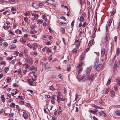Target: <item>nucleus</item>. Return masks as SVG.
<instances>
[{
    "instance_id": "f257e3e1",
    "label": "nucleus",
    "mask_w": 120,
    "mask_h": 120,
    "mask_svg": "<svg viewBox=\"0 0 120 120\" xmlns=\"http://www.w3.org/2000/svg\"><path fill=\"white\" fill-rule=\"evenodd\" d=\"M82 63H80L77 66V68L78 72V74H80L81 72L83 70L82 67Z\"/></svg>"
},
{
    "instance_id": "f03ea898",
    "label": "nucleus",
    "mask_w": 120,
    "mask_h": 120,
    "mask_svg": "<svg viewBox=\"0 0 120 120\" xmlns=\"http://www.w3.org/2000/svg\"><path fill=\"white\" fill-rule=\"evenodd\" d=\"M103 66V64L100 63L99 64H96V66L94 65V67L95 68V69L96 71H99L102 68Z\"/></svg>"
},
{
    "instance_id": "7ed1b4c3",
    "label": "nucleus",
    "mask_w": 120,
    "mask_h": 120,
    "mask_svg": "<svg viewBox=\"0 0 120 120\" xmlns=\"http://www.w3.org/2000/svg\"><path fill=\"white\" fill-rule=\"evenodd\" d=\"M95 79L94 75L91 74L88 76L87 79L89 80L92 81L94 80Z\"/></svg>"
},
{
    "instance_id": "20e7f679",
    "label": "nucleus",
    "mask_w": 120,
    "mask_h": 120,
    "mask_svg": "<svg viewBox=\"0 0 120 120\" xmlns=\"http://www.w3.org/2000/svg\"><path fill=\"white\" fill-rule=\"evenodd\" d=\"M98 110L96 109H94V110H90L89 112H91V113L94 115H97L98 114Z\"/></svg>"
},
{
    "instance_id": "39448f33",
    "label": "nucleus",
    "mask_w": 120,
    "mask_h": 120,
    "mask_svg": "<svg viewBox=\"0 0 120 120\" xmlns=\"http://www.w3.org/2000/svg\"><path fill=\"white\" fill-rule=\"evenodd\" d=\"M105 49L104 48L103 49L101 50V57H103L105 53Z\"/></svg>"
},
{
    "instance_id": "423d86ee",
    "label": "nucleus",
    "mask_w": 120,
    "mask_h": 120,
    "mask_svg": "<svg viewBox=\"0 0 120 120\" xmlns=\"http://www.w3.org/2000/svg\"><path fill=\"white\" fill-rule=\"evenodd\" d=\"M66 98H61L60 97H58V101H63V102L67 101Z\"/></svg>"
},
{
    "instance_id": "0eeeda50",
    "label": "nucleus",
    "mask_w": 120,
    "mask_h": 120,
    "mask_svg": "<svg viewBox=\"0 0 120 120\" xmlns=\"http://www.w3.org/2000/svg\"><path fill=\"white\" fill-rule=\"evenodd\" d=\"M23 116L24 118L25 119H27L28 118V114L26 112H23Z\"/></svg>"
},
{
    "instance_id": "6e6552de",
    "label": "nucleus",
    "mask_w": 120,
    "mask_h": 120,
    "mask_svg": "<svg viewBox=\"0 0 120 120\" xmlns=\"http://www.w3.org/2000/svg\"><path fill=\"white\" fill-rule=\"evenodd\" d=\"M91 69V68L90 67H89L87 68L86 71V74H88L90 73Z\"/></svg>"
},
{
    "instance_id": "1a4fd4ad",
    "label": "nucleus",
    "mask_w": 120,
    "mask_h": 120,
    "mask_svg": "<svg viewBox=\"0 0 120 120\" xmlns=\"http://www.w3.org/2000/svg\"><path fill=\"white\" fill-rule=\"evenodd\" d=\"M47 16L46 15H44L42 16L43 19L46 21H48L49 19V17L48 16V15H47Z\"/></svg>"
},
{
    "instance_id": "9d476101",
    "label": "nucleus",
    "mask_w": 120,
    "mask_h": 120,
    "mask_svg": "<svg viewBox=\"0 0 120 120\" xmlns=\"http://www.w3.org/2000/svg\"><path fill=\"white\" fill-rule=\"evenodd\" d=\"M99 58L98 57H97L96 58L95 60L94 65L96 66V64H98V62L99 61Z\"/></svg>"
},
{
    "instance_id": "9b49d317",
    "label": "nucleus",
    "mask_w": 120,
    "mask_h": 120,
    "mask_svg": "<svg viewBox=\"0 0 120 120\" xmlns=\"http://www.w3.org/2000/svg\"><path fill=\"white\" fill-rule=\"evenodd\" d=\"M111 94V96L112 98H114L115 96V93L113 90H111L110 91Z\"/></svg>"
},
{
    "instance_id": "f8f14e48",
    "label": "nucleus",
    "mask_w": 120,
    "mask_h": 120,
    "mask_svg": "<svg viewBox=\"0 0 120 120\" xmlns=\"http://www.w3.org/2000/svg\"><path fill=\"white\" fill-rule=\"evenodd\" d=\"M24 105L26 106H27L29 108H32L30 104L29 103L25 102V103L24 104Z\"/></svg>"
},
{
    "instance_id": "ddd939ff",
    "label": "nucleus",
    "mask_w": 120,
    "mask_h": 120,
    "mask_svg": "<svg viewBox=\"0 0 120 120\" xmlns=\"http://www.w3.org/2000/svg\"><path fill=\"white\" fill-rule=\"evenodd\" d=\"M0 98L2 100V102L4 103L5 101V99L4 97V95H2Z\"/></svg>"
},
{
    "instance_id": "4468645a",
    "label": "nucleus",
    "mask_w": 120,
    "mask_h": 120,
    "mask_svg": "<svg viewBox=\"0 0 120 120\" xmlns=\"http://www.w3.org/2000/svg\"><path fill=\"white\" fill-rule=\"evenodd\" d=\"M116 61L115 64L114 65L113 69H117V67H118V65H117V64H116Z\"/></svg>"
},
{
    "instance_id": "2eb2a0df",
    "label": "nucleus",
    "mask_w": 120,
    "mask_h": 120,
    "mask_svg": "<svg viewBox=\"0 0 120 120\" xmlns=\"http://www.w3.org/2000/svg\"><path fill=\"white\" fill-rule=\"evenodd\" d=\"M21 69H19L18 70H15L14 71V73H17V74H20L21 73Z\"/></svg>"
},
{
    "instance_id": "dca6fc26",
    "label": "nucleus",
    "mask_w": 120,
    "mask_h": 120,
    "mask_svg": "<svg viewBox=\"0 0 120 120\" xmlns=\"http://www.w3.org/2000/svg\"><path fill=\"white\" fill-rule=\"evenodd\" d=\"M30 32L32 34H34L37 32V31L31 29L30 31Z\"/></svg>"
},
{
    "instance_id": "f3484780",
    "label": "nucleus",
    "mask_w": 120,
    "mask_h": 120,
    "mask_svg": "<svg viewBox=\"0 0 120 120\" xmlns=\"http://www.w3.org/2000/svg\"><path fill=\"white\" fill-rule=\"evenodd\" d=\"M15 32L17 34H22V32L19 29L16 30H15Z\"/></svg>"
},
{
    "instance_id": "a211bd4d",
    "label": "nucleus",
    "mask_w": 120,
    "mask_h": 120,
    "mask_svg": "<svg viewBox=\"0 0 120 120\" xmlns=\"http://www.w3.org/2000/svg\"><path fill=\"white\" fill-rule=\"evenodd\" d=\"M76 42L77 43V44L76 45L77 48H78L79 46L80 42L79 41H75V43Z\"/></svg>"
},
{
    "instance_id": "6ab92c4d",
    "label": "nucleus",
    "mask_w": 120,
    "mask_h": 120,
    "mask_svg": "<svg viewBox=\"0 0 120 120\" xmlns=\"http://www.w3.org/2000/svg\"><path fill=\"white\" fill-rule=\"evenodd\" d=\"M37 68L34 67V66L32 65L31 66V70H34L35 71H37Z\"/></svg>"
},
{
    "instance_id": "aec40b11",
    "label": "nucleus",
    "mask_w": 120,
    "mask_h": 120,
    "mask_svg": "<svg viewBox=\"0 0 120 120\" xmlns=\"http://www.w3.org/2000/svg\"><path fill=\"white\" fill-rule=\"evenodd\" d=\"M116 114L118 116H120V111L119 110H116L115 112Z\"/></svg>"
},
{
    "instance_id": "412c9836",
    "label": "nucleus",
    "mask_w": 120,
    "mask_h": 120,
    "mask_svg": "<svg viewBox=\"0 0 120 120\" xmlns=\"http://www.w3.org/2000/svg\"><path fill=\"white\" fill-rule=\"evenodd\" d=\"M106 43L107 47H108L109 48H110L111 49H112V43L111 42L110 43V45L108 46H107V43Z\"/></svg>"
},
{
    "instance_id": "4be33fe9",
    "label": "nucleus",
    "mask_w": 120,
    "mask_h": 120,
    "mask_svg": "<svg viewBox=\"0 0 120 120\" xmlns=\"http://www.w3.org/2000/svg\"><path fill=\"white\" fill-rule=\"evenodd\" d=\"M15 104L14 103H11L10 105V106L13 108H15Z\"/></svg>"
},
{
    "instance_id": "5701e85b",
    "label": "nucleus",
    "mask_w": 120,
    "mask_h": 120,
    "mask_svg": "<svg viewBox=\"0 0 120 120\" xmlns=\"http://www.w3.org/2000/svg\"><path fill=\"white\" fill-rule=\"evenodd\" d=\"M81 56H83V57H81L80 58V60H81L82 61V60H83L84 59V57L85 56V54H83L81 55Z\"/></svg>"
},
{
    "instance_id": "b1692460",
    "label": "nucleus",
    "mask_w": 120,
    "mask_h": 120,
    "mask_svg": "<svg viewBox=\"0 0 120 120\" xmlns=\"http://www.w3.org/2000/svg\"><path fill=\"white\" fill-rule=\"evenodd\" d=\"M77 79L79 80H81L82 79L84 78V77L83 76H82L81 77H78L77 76L76 77Z\"/></svg>"
},
{
    "instance_id": "393cba45",
    "label": "nucleus",
    "mask_w": 120,
    "mask_h": 120,
    "mask_svg": "<svg viewBox=\"0 0 120 120\" xmlns=\"http://www.w3.org/2000/svg\"><path fill=\"white\" fill-rule=\"evenodd\" d=\"M80 0V5H81V6L83 5L84 4V0Z\"/></svg>"
},
{
    "instance_id": "a878e982",
    "label": "nucleus",
    "mask_w": 120,
    "mask_h": 120,
    "mask_svg": "<svg viewBox=\"0 0 120 120\" xmlns=\"http://www.w3.org/2000/svg\"><path fill=\"white\" fill-rule=\"evenodd\" d=\"M20 42L22 43H25L26 41L24 40L23 38H21L20 39Z\"/></svg>"
},
{
    "instance_id": "bb28decb",
    "label": "nucleus",
    "mask_w": 120,
    "mask_h": 120,
    "mask_svg": "<svg viewBox=\"0 0 120 120\" xmlns=\"http://www.w3.org/2000/svg\"><path fill=\"white\" fill-rule=\"evenodd\" d=\"M120 49L119 48H117V49H116V52L117 54L118 55H119L120 53Z\"/></svg>"
},
{
    "instance_id": "cd10ccee",
    "label": "nucleus",
    "mask_w": 120,
    "mask_h": 120,
    "mask_svg": "<svg viewBox=\"0 0 120 120\" xmlns=\"http://www.w3.org/2000/svg\"><path fill=\"white\" fill-rule=\"evenodd\" d=\"M77 50L75 48L74 49L72 50L73 52L74 53H77Z\"/></svg>"
},
{
    "instance_id": "c85d7f7f",
    "label": "nucleus",
    "mask_w": 120,
    "mask_h": 120,
    "mask_svg": "<svg viewBox=\"0 0 120 120\" xmlns=\"http://www.w3.org/2000/svg\"><path fill=\"white\" fill-rule=\"evenodd\" d=\"M80 21L81 22H83L84 20V19L83 17L81 16L80 17Z\"/></svg>"
},
{
    "instance_id": "c756f323",
    "label": "nucleus",
    "mask_w": 120,
    "mask_h": 120,
    "mask_svg": "<svg viewBox=\"0 0 120 120\" xmlns=\"http://www.w3.org/2000/svg\"><path fill=\"white\" fill-rule=\"evenodd\" d=\"M27 45L30 49H31L33 47V46L30 43H27Z\"/></svg>"
},
{
    "instance_id": "7c9ffc66",
    "label": "nucleus",
    "mask_w": 120,
    "mask_h": 120,
    "mask_svg": "<svg viewBox=\"0 0 120 120\" xmlns=\"http://www.w3.org/2000/svg\"><path fill=\"white\" fill-rule=\"evenodd\" d=\"M44 111L45 113H48V109L47 108L45 109Z\"/></svg>"
},
{
    "instance_id": "2f4dec72",
    "label": "nucleus",
    "mask_w": 120,
    "mask_h": 120,
    "mask_svg": "<svg viewBox=\"0 0 120 120\" xmlns=\"http://www.w3.org/2000/svg\"><path fill=\"white\" fill-rule=\"evenodd\" d=\"M111 82V79H109L108 80V81L106 85H109L110 83Z\"/></svg>"
},
{
    "instance_id": "473e14b6",
    "label": "nucleus",
    "mask_w": 120,
    "mask_h": 120,
    "mask_svg": "<svg viewBox=\"0 0 120 120\" xmlns=\"http://www.w3.org/2000/svg\"><path fill=\"white\" fill-rule=\"evenodd\" d=\"M112 20H113V19L112 18L111 19H110V22H109V23L108 25L109 26H110L111 24V23Z\"/></svg>"
},
{
    "instance_id": "72a5a7b5",
    "label": "nucleus",
    "mask_w": 120,
    "mask_h": 120,
    "mask_svg": "<svg viewBox=\"0 0 120 120\" xmlns=\"http://www.w3.org/2000/svg\"><path fill=\"white\" fill-rule=\"evenodd\" d=\"M43 21L42 19H39L38 20V22L40 24H41L42 23Z\"/></svg>"
},
{
    "instance_id": "f704fd0d",
    "label": "nucleus",
    "mask_w": 120,
    "mask_h": 120,
    "mask_svg": "<svg viewBox=\"0 0 120 120\" xmlns=\"http://www.w3.org/2000/svg\"><path fill=\"white\" fill-rule=\"evenodd\" d=\"M35 27V24L32 25L30 26V27L31 28V29H33Z\"/></svg>"
},
{
    "instance_id": "c9c22d12",
    "label": "nucleus",
    "mask_w": 120,
    "mask_h": 120,
    "mask_svg": "<svg viewBox=\"0 0 120 120\" xmlns=\"http://www.w3.org/2000/svg\"><path fill=\"white\" fill-rule=\"evenodd\" d=\"M13 86L14 87H18V84L16 83H14L13 84Z\"/></svg>"
},
{
    "instance_id": "e433bc0d",
    "label": "nucleus",
    "mask_w": 120,
    "mask_h": 120,
    "mask_svg": "<svg viewBox=\"0 0 120 120\" xmlns=\"http://www.w3.org/2000/svg\"><path fill=\"white\" fill-rule=\"evenodd\" d=\"M52 55H50V56L49 57H48L49 61V62L52 60Z\"/></svg>"
},
{
    "instance_id": "4c0bfd02",
    "label": "nucleus",
    "mask_w": 120,
    "mask_h": 120,
    "mask_svg": "<svg viewBox=\"0 0 120 120\" xmlns=\"http://www.w3.org/2000/svg\"><path fill=\"white\" fill-rule=\"evenodd\" d=\"M61 107H59V109L58 110V114H59L60 113H61L62 112V110L61 109Z\"/></svg>"
},
{
    "instance_id": "58836bf2",
    "label": "nucleus",
    "mask_w": 120,
    "mask_h": 120,
    "mask_svg": "<svg viewBox=\"0 0 120 120\" xmlns=\"http://www.w3.org/2000/svg\"><path fill=\"white\" fill-rule=\"evenodd\" d=\"M9 68L8 67H6L4 69L5 72L6 73H7L9 70Z\"/></svg>"
},
{
    "instance_id": "ea45409f",
    "label": "nucleus",
    "mask_w": 120,
    "mask_h": 120,
    "mask_svg": "<svg viewBox=\"0 0 120 120\" xmlns=\"http://www.w3.org/2000/svg\"><path fill=\"white\" fill-rule=\"evenodd\" d=\"M13 46L12 45V46H11L10 48V49L13 50L14 49L16 48V46L15 45H14Z\"/></svg>"
},
{
    "instance_id": "a19ab883",
    "label": "nucleus",
    "mask_w": 120,
    "mask_h": 120,
    "mask_svg": "<svg viewBox=\"0 0 120 120\" xmlns=\"http://www.w3.org/2000/svg\"><path fill=\"white\" fill-rule=\"evenodd\" d=\"M90 48H88L86 49L84 51V52L85 53L87 52L90 50Z\"/></svg>"
},
{
    "instance_id": "79ce46f5",
    "label": "nucleus",
    "mask_w": 120,
    "mask_h": 120,
    "mask_svg": "<svg viewBox=\"0 0 120 120\" xmlns=\"http://www.w3.org/2000/svg\"><path fill=\"white\" fill-rule=\"evenodd\" d=\"M18 97L21 100H23V98L21 96H20L19 95L18 96Z\"/></svg>"
},
{
    "instance_id": "37998d69",
    "label": "nucleus",
    "mask_w": 120,
    "mask_h": 120,
    "mask_svg": "<svg viewBox=\"0 0 120 120\" xmlns=\"http://www.w3.org/2000/svg\"><path fill=\"white\" fill-rule=\"evenodd\" d=\"M11 77H8L7 79V82L9 83L10 81L11 80Z\"/></svg>"
},
{
    "instance_id": "c03bdc74",
    "label": "nucleus",
    "mask_w": 120,
    "mask_h": 120,
    "mask_svg": "<svg viewBox=\"0 0 120 120\" xmlns=\"http://www.w3.org/2000/svg\"><path fill=\"white\" fill-rule=\"evenodd\" d=\"M46 49L48 52H49L50 53H51L50 49L49 48H47Z\"/></svg>"
},
{
    "instance_id": "a18cd8bd",
    "label": "nucleus",
    "mask_w": 120,
    "mask_h": 120,
    "mask_svg": "<svg viewBox=\"0 0 120 120\" xmlns=\"http://www.w3.org/2000/svg\"><path fill=\"white\" fill-rule=\"evenodd\" d=\"M13 56H12L11 57H8L7 58V59L8 60H11L13 58Z\"/></svg>"
},
{
    "instance_id": "49530a36",
    "label": "nucleus",
    "mask_w": 120,
    "mask_h": 120,
    "mask_svg": "<svg viewBox=\"0 0 120 120\" xmlns=\"http://www.w3.org/2000/svg\"><path fill=\"white\" fill-rule=\"evenodd\" d=\"M60 30L62 32H64L65 31V29L64 28H63L61 27V28Z\"/></svg>"
},
{
    "instance_id": "de8ad7c7",
    "label": "nucleus",
    "mask_w": 120,
    "mask_h": 120,
    "mask_svg": "<svg viewBox=\"0 0 120 120\" xmlns=\"http://www.w3.org/2000/svg\"><path fill=\"white\" fill-rule=\"evenodd\" d=\"M58 76L61 79H62V78H63V76L61 74H59L58 75Z\"/></svg>"
},
{
    "instance_id": "09e8293b",
    "label": "nucleus",
    "mask_w": 120,
    "mask_h": 120,
    "mask_svg": "<svg viewBox=\"0 0 120 120\" xmlns=\"http://www.w3.org/2000/svg\"><path fill=\"white\" fill-rule=\"evenodd\" d=\"M36 74H37L36 73H33V75L34 77L36 78L37 77V76L36 75Z\"/></svg>"
},
{
    "instance_id": "8fccbe9b",
    "label": "nucleus",
    "mask_w": 120,
    "mask_h": 120,
    "mask_svg": "<svg viewBox=\"0 0 120 120\" xmlns=\"http://www.w3.org/2000/svg\"><path fill=\"white\" fill-rule=\"evenodd\" d=\"M117 38L116 36H115L114 37V41L115 42H116L117 40Z\"/></svg>"
},
{
    "instance_id": "3c124183",
    "label": "nucleus",
    "mask_w": 120,
    "mask_h": 120,
    "mask_svg": "<svg viewBox=\"0 0 120 120\" xmlns=\"http://www.w3.org/2000/svg\"><path fill=\"white\" fill-rule=\"evenodd\" d=\"M34 17L35 18H38V14H35L34 15Z\"/></svg>"
},
{
    "instance_id": "603ef678",
    "label": "nucleus",
    "mask_w": 120,
    "mask_h": 120,
    "mask_svg": "<svg viewBox=\"0 0 120 120\" xmlns=\"http://www.w3.org/2000/svg\"><path fill=\"white\" fill-rule=\"evenodd\" d=\"M91 44V41H90L88 44V46L89 47L90 46V45Z\"/></svg>"
},
{
    "instance_id": "864d4df0",
    "label": "nucleus",
    "mask_w": 120,
    "mask_h": 120,
    "mask_svg": "<svg viewBox=\"0 0 120 120\" xmlns=\"http://www.w3.org/2000/svg\"><path fill=\"white\" fill-rule=\"evenodd\" d=\"M29 62H30L32 63L33 60H32V58L31 57H30L29 59Z\"/></svg>"
},
{
    "instance_id": "5fc2aeb1",
    "label": "nucleus",
    "mask_w": 120,
    "mask_h": 120,
    "mask_svg": "<svg viewBox=\"0 0 120 120\" xmlns=\"http://www.w3.org/2000/svg\"><path fill=\"white\" fill-rule=\"evenodd\" d=\"M28 20L27 17H26L24 18V20L25 22L27 21Z\"/></svg>"
},
{
    "instance_id": "6e6d98bb",
    "label": "nucleus",
    "mask_w": 120,
    "mask_h": 120,
    "mask_svg": "<svg viewBox=\"0 0 120 120\" xmlns=\"http://www.w3.org/2000/svg\"><path fill=\"white\" fill-rule=\"evenodd\" d=\"M30 15V13H26L25 14V15L26 16H29Z\"/></svg>"
},
{
    "instance_id": "4d7b16f0",
    "label": "nucleus",
    "mask_w": 120,
    "mask_h": 120,
    "mask_svg": "<svg viewBox=\"0 0 120 120\" xmlns=\"http://www.w3.org/2000/svg\"><path fill=\"white\" fill-rule=\"evenodd\" d=\"M28 36V35L27 34H25L24 35V38H27Z\"/></svg>"
},
{
    "instance_id": "13d9d810",
    "label": "nucleus",
    "mask_w": 120,
    "mask_h": 120,
    "mask_svg": "<svg viewBox=\"0 0 120 120\" xmlns=\"http://www.w3.org/2000/svg\"><path fill=\"white\" fill-rule=\"evenodd\" d=\"M8 32L9 34H11L12 35H13L14 34V33L11 31L9 30L8 31Z\"/></svg>"
},
{
    "instance_id": "bf43d9fd",
    "label": "nucleus",
    "mask_w": 120,
    "mask_h": 120,
    "mask_svg": "<svg viewBox=\"0 0 120 120\" xmlns=\"http://www.w3.org/2000/svg\"><path fill=\"white\" fill-rule=\"evenodd\" d=\"M45 97L46 98H49L50 97V96L49 95H45Z\"/></svg>"
},
{
    "instance_id": "052dcab7",
    "label": "nucleus",
    "mask_w": 120,
    "mask_h": 120,
    "mask_svg": "<svg viewBox=\"0 0 120 120\" xmlns=\"http://www.w3.org/2000/svg\"><path fill=\"white\" fill-rule=\"evenodd\" d=\"M116 10H114L112 12V14H111V15H113L116 12Z\"/></svg>"
},
{
    "instance_id": "680f3d73",
    "label": "nucleus",
    "mask_w": 120,
    "mask_h": 120,
    "mask_svg": "<svg viewBox=\"0 0 120 120\" xmlns=\"http://www.w3.org/2000/svg\"><path fill=\"white\" fill-rule=\"evenodd\" d=\"M60 18L61 19L64 20H66V19L63 16H61L60 17Z\"/></svg>"
},
{
    "instance_id": "e2e57ef3",
    "label": "nucleus",
    "mask_w": 120,
    "mask_h": 120,
    "mask_svg": "<svg viewBox=\"0 0 120 120\" xmlns=\"http://www.w3.org/2000/svg\"><path fill=\"white\" fill-rule=\"evenodd\" d=\"M27 91H28L30 92L31 94H33V91L32 90L30 89H27Z\"/></svg>"
},
{
    "instance_id": "0e129e2a",
    "label": "nucleus",
    "mask_w": 120,
    "mask_h": 120,
    "mask_svg": "<svg viewBox=\"0 0 120 120\" xmlns=\"http://www.w3.org/2000/svg\"><path fill=\"white\" fill-rule=\"evenodd\" d=\"M19 52L16 51L15 52V54L16 55V56H17L18 54H19Z\"/></svg>"
},
{
    "instance_id": "69168bd1",
    "label": "nucleus",
    "mask_w": 120,
    "mask_h": 120,
    "mask_svg": "<svg viewBox=\"0 0 120 120\" xmlns=\"http://www.w3.org/2000/svg\"><path fill=\"white\" fill-rule=\"evenodd\" d=\"M45 44L46 45H50V43L49 41H47V42H46Z\"/></svg>"
},
{
    "instance_id": "338daca9",
    "label": "nucleus",
    "mask_w": 120,
    "mask_h": 120,
    "mask_svg": "<svg viewBox=\"0 0 120 120\" xmlns=\"http://www.w3.org/2000/svg\"><path fill=\"white\" fill-rule=\"evenodd\" d=\"M15 59H13L11 61V63L12 64H14L15 62Z\"/></svg>"
},
{
    "instance_id": "774afa93",
    "label": "nucleus",
    "mask_w": 120,
    "mask_h": 120,
    "mask_svg": "<svg viewBox=\"0 0 120 120\" xmlns=\"http://www.w3.org/2000/svg\"><path fill=\"white\" fill-rule=\"evenodd\" d=\"M93 118L94 120H98V119L95 116H93Z\"/></svg>"
}]
</instances>
